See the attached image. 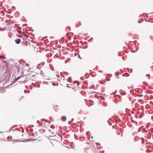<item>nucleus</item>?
I'll return each mask as SVG.
<instances>
[{
    "label": "nucleus",
    "mask_w": 153,
    "mask_h": 153,
    "mask_svg": "<svg viewBox=\"0 0 153 153\" xmlns=\"http://www.w3.org/2000/svg\"><path fill=\"white\" fill-rule=\"evenodd\" d=\"M15 42L17 44H19L21 42V40L20 39H17L15 40Z\"/></svg>",
    "instance_id": "2"
},
{
    "label": "nucleus",
    "mask_w": 153,
    "mask_h": 153,
    "mask_svg": "<svg viewBox=\"0 0 153 153\" xmlns=\"http://www.w3.org/2000/svg\"><path fill=\"white\" fill-rule=\"evenodd\" d=\"M2 58H3V59H4V58H5V57H2Z\"/></svg>",
    "instance_id": "7"
},
{
    "label": "nucleus",
    "mask_w": 153,
    "mask_h": 153,
    "mask_svg": "<svg viewBox=\"0 0 153 153\" xmlns=\"http://www.w3.org/2000/svg\"><path fill=\"white\" fill-rule=\"evenodd\" d=\"M18 81L19 82H22V81Z\"/></svg>",
    "instance_id": "8"
},
{
    "label": "nucleus",
    "mask_w": 153,
    "mask_h": 153,
    "mask_svg": "<svg viewBox=\"0 0 153 153\" xmlns=\"http://www.w3.org/2000/svg\"><path fill=\"white\" fill-rule=\"evenodd\" d=\"M22 76H19L16 79V81H18L20 78H22Z\"/></svg>",
    "instance_id": "5"
},
{
    "label": "nucleus",
    "mask_w": 153,
    "mask_h": 153,
    "mask_svg": "<svg viewBox=\"0 0 153 153\" xmlns=\"http://www.w3.org/2000/svg\"><path fill=\"white\" fill-rule=\"evenodd\" d=\"M36 140V139H30L28 141H33V140Z\"/></svg>",
    "instance_id": "6"
},
{
    "label": "nucleus",
    "mask_w": 153,
    "mask_h": 153,
    "mask_svg": "<svg viewBox=\"0 0 153 153\" xmlns=\"http://www.w3.org/2000/svg\"><path fill=\"white\" fill-rule=\"evenodd\" d=\"M4 67H1V68H0V75H2L4 71Z\"/></svg>",
    "instance_id": "1"
},
{
    "label": "nucleus",
    "mask_w": 153,
    "mask_h": 153,
    "mask_svg": "<svg viewBox=\"0 0 153 153\" xmlns=\"http://www.w3.org/2000/svg\"><path fill=\"white\" fill-rule=\"evenodd\" d=\"M18 32L20 34H21V33H22V35H23V36H24V35H25V34L24 33H22L21 31L20 30H18Z\"/></svg>",
    "instance_id": "4"
},
{
    "label": "nucleus",
    "mask_w": 153,
    "mask_h": 153,
    "mask_svg": "<svg viewBox=\"0 0 153 153\" xmlns=\"http://www.w3.org/2000/svg\"><path fill=\"white\" fill-rule=\"evenodd\" d=\"M61 119L63 121H65L66 120V117L65 116H62L61 118Z\"/></svg>",
    "instance_id": "3"
}]
</instances>
